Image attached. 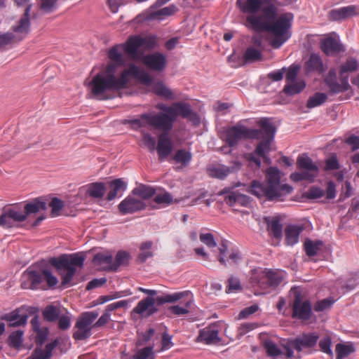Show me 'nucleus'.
<instances>
[{"instance_id":"f257e3e1","label":"nucleus","mask_w":359,"mask_h":359,"mask_svg":"<svg viewBox=\"0 0 359 359\" xmlns=\"http://www.w3.org/2000/svg\"><path fill=\"white\" fill-rule=\"evenodd\" d=\"M156 108L161 111L142 114L140 119L145 120L148 125L162 132L172 130L178 116L188 119L194 126H198L201 123L200 116L191 109V105L187 102H177L170 106L158 103Z\"/></svg>"},{"instance_id":"f03ea898","label":"nucleus","mask_w":359,"mask_h":359,"mask_svg":"<svg viewBox=\"0 0 359 359\" xmlns=\"http://www.w3.org/2000/svg\"><path fill=\"white\" fill-rule=\"evenodd\" d=\"M294 15L291 13L280 14L268 20L263 15H248L246 26L255 31L266 32L273 38L270 44L273 48H279L292 36L291 27Z\"/></svg>"},{"instance_id":"7ed1b4c3","label":"nucleus","mask_w":359,"mask_h":359,"mask_svg":"<svg viewBox=\"0 0 359 359\" xmlns=\"http://www.w3.org/2000/svg\"><path fill=\"white\" fill-rule=\"evenodd\" d=\"M292 187L287 184H280V171L275 167H270L266 172V184L252 180L246 191L258 198L269 201H281L283 197L290 194Z\"/></svg>"},{"instance_id":"20e7f679","label":"nucleus","mask_w":359,"mask_h":359,"mask_svg":"<svg viewBox=\"0 0 359 359\" xmlns=\"http://www.w3.org/2000/svg\"><path fill=\"white\" fill-rule=\"evenodd\" d=\"M91 93L96 97L102 96L107 91H118L126 88L125 76L123 71L116 76L115 66L107 65L104 71L97 74L89 82Z\"/></svg>"},{"instance_id":"39448f33","label":"nucleus","mask_w":359,"mask_h":359,"mask_svg":"<svg viewBox=\"0 0 359 359\" xmlns=\"http://www.w3.org/2000/svg\"><path fill=\"white\" fill-rule=\"evenodd\" d=\"M359 68L358 61L350 57L341 64L339 69V83L335 69H330L324 79V82L329 89L330 95L344 93L351 89L348 83V74L356 72Z\"/></svg>"},{"instance_id":"423d86ee","label":"nucleus","mask_w":359,"mask_h":359,"mask_svg":"<svg viewBox=\"0 0 359 359\" xmlns=\"http://www.w3.org/2000/svg\"><path fill=\"white\" fill-rule=\"evenodd\" d=\"M190 294L191 292L187 290L168 294L164 296L157 297L156 298L147 297L137 303L133 309L131 316L133 317L134 314H138L143 318H148L158 311L155 304L160 306L165 303H174L181 300V299H186Z\"/></svg>"},{"instance_id":"0eeeda50","label":"nucleus","mask_w":359,"mask_h":359,"mask_svg":"<svg viewBox=\"0 0 359 359\" xmlns=\"http://www.w3.org/2000/svg\"><path fill=\"white\" fill-rule=\"evenodd\" d=\"M85 258L76 253L62 254L57 257H50L48 263L57 270L65 269L67 272L62 274V286L68 285L76 271V267H83Z\"/></svg>"},{"instance_id":"6e6552de","label":"nucleus","mask_w":359,"mask_h":359,"mask_svg":"<svg viewBox=\"0 0 359 359\" xmlns=\"http://www.w3.org/2000/svg\"><path fill=\"white\" fill-rule=\"evenodd\" d=\"M237 6L244 13L255 15L260 10L263 13V16L268 20H271L277 15V5L279 3L277 0H237Z\"/></svg>"},{"instance_id":"1a4fd4ad","label":"nucleus","mask_w":359,"mask_h":359,"mask_svg":"<svg viewBox=\"0 0 359 359\" xmlns=\"http://www.w3.org/2000/svg\"><path fill=\"white\" fill-rule=\"evenodd\" d=\"M23 277L29 282V284L26 282L22 283V287L24 289L36 290L39 287L43 280H46L49 287H55L58 283L57 278L48 268L36 269L34 267L30 266L24 272Z\"/></svg>"},{"instance_id":"9d476101","label":"nucleus","mask_w":359,"mask_h":359,"mask_svg":"<svg viewBox=\"0 0 359 359\" xmlns=\"http://www.w3.org/2000/svg\"><path fill=\"white\" fill-rule=\"evenodd\" d=\"M156 37L154 35L142 36L140 35L130 36L123 45L124 51L134 59L140 58L142 55L140 48L149 51L157 46Z\"/></svg>"},{"instance_id":"9b49d317","label":"nucleus","mask_w":359,"mask_h":359,"mask_svg":"<svg viewBox=\"0 0 359 359\" xmlns=\"http://www.w3.org/2000/svg\"><path fill=\"white\" fill-rule=\"evenodd\" d=\"M257 125L262 130L260 137L262 140L257 144L254 154L258 156H264L271 151V142L273 141L276 128L272 124L268 118H262L257 122Z\"/></svg>"},{"instance_id":"f8f14e48","label":"nucleus","mask_w":359,"mask_h":359,"mask_svg":"<svg viewBox=\"0 0 359 359\" xmlns=\"http://www.w3.org/2000/svg\"><path fill=\"white\" fill-rule=\"evenodd\" d=\"M262 130L248 128L238 123L224 131V140L229 147H232L237 145L242 140L259 139Z\"/></svg>"},{"instance_id":"ddd939ff","label":"nucleus","mask_w":359,"mask_h":359,"mask_svg":"<svg viewBox=\"0 0 359 359\" xmlns=\"http://www.w3.org/2000/svg\"><path fill=\"white\" fill-rule=\"evenodd\" d=\"M31 8L32 4L27 5L23 17L19 20L17 25L12 27V30L14 32L20 34L22 36L17 39L15 36L11 32L1 34L0 35V46H6L13 41L18 42L22 40V39L29 33L30 27L29 12Z\"/></svg>"},{"instance_id":"4468645a","label":"nucleus","mask_w":359,"mask_h":359,"mask_svg":"<svg viewBox=\"0 0 359 359\" xmlns=\"http://www.w3.org/2000/svg\"><path fill=\"white\" fill-rule=\"evenodd\" d=\"M98 311H87L82 313L78 318L75 324L77 331L73 333V337L76 340H84L91 335L92 323L98 317Z\"/></svg>"},{"instance_id":"2eb2a0df","label":"nucleus","mask_w":359,"mask_h":359,"mask_svg":"<svg viewBox=\"0 0 359 359\" xmlns=\"http://www.w3.org/2000/svg\"><path fill=\"white\" fill-rule=\"evenodd\" d=\"M294 299L292 305V317L302 320H309L312 314V306L310 301H303L301 292L297 290H294Z\"/></svg>"},{"instance_id":"dca6fc26","label":"nucleus","mask_w":359,"mask_h":359,"mask_svg":"<svg viewBox=\"0 0 359 359\" xmlns=\"http://www.w3.org/2000/svg\"><path fill=\"white\" fill-rule=\"evenodd\" d=\"M26 219V214L20 208H4L0 215V226L4 228H12L15 223L22 222Z\"/></svg>"},{"instance_id":"f3484780","label":"nucleus","mask_w":359,"mask_h":359,"mask_svg":"<svg viewBox=\"0 0 359 359\" xmlns=\"http://www.w3.org/2000/svg\"><path fill=\"white\" fill-rule=\"evenodd\" d=\"M241 185V182L235 184L232 187H226L219 192V195H226L224 201L230 206L238 204L246 207L250 203V198L248 196L231 191L232 189L238 187Z\"/></svg>"},{"instance_id":"a211bd4d","label":"nucleus","mask_w":359,"mask_h":359,"mask_svg":"<svg viewBox=\"0 0 359 359\" xmlns=\"http://www.w3.org/2000/svg\"><path fill=\"white\" fill-rule=\"evenodd\" d=\"M318 339V334L315 332L303 333L290 339V344L297 351L302 352L304 349L313 348L317 344Z\"/></svg>"},{"instance_id":"6ab92c4d","label":"nucleus","mask_w":359,"mask_h":359,"mask_svg":"<svg viewBox=\"0 0 359 359\" xmlns=\"http://www.w3.org/2000/svg\"><path fill=\"white\" fill-rule=\"evenodd\" d=\"M142 63L149 69L161 72L167 65V59L164 54L155 52L142 57Z\"/></svg>"},{"instance_id":"aec40b11","label":"nucleus","mask_w":359,"mask_h":359,"mask_svg":"<svg viewBox=\"0 0 359 359\" xmlns=\"http://www.w3.org/2000/svg\"><path fill=\"white\" fill-rule=\"evenodd\" d=\"M358 15H359V7L355 5L332 9L328 13L329 19L334 21L344 20Z\"/></svg>"},{"instance_id":"412c9836","label":"nucleus","mask_w":359,"mask_h":359,"mask_svg":"<svg viewBox=\"0 0 359 359\" xmlns=\"http://www.w3.org/2000/svg\"><path fill=\"white\" fill-rule=\"evenodd\" d=\"M320 48L328 56L345 51L344 46L339 39L332 36H327L320 41Z\"/></svg>"},{"instance_id":"4be33fe9","label":"nucleus","mask_w":359,"mask_h":359,"mask_svg":"<svg viewBox=\"0 0 359 359\" xmlns=\"http://www.w3.org/2000/svg\"><path fill=\"white\" fill-rule=\"evenodd\" d=\"M145 208L146 204L142 201L130 196L126 197L118 205V210L122 215L132 214Z\"/></svg>"},{"instance_id":"5701e85b","label":"nucleus","mask_w":359,"mask_h":359,"mask_svg":"<svg viewBox=\"0 0 359 359\" xmlns=\"http://www.w3.org/2000/svg\"><path fill=\"white\" fill-rule=\"evenodd\" d=\"M242 163L239 161H234L231 163V166L224 165L212 168L209 169V175L212 177L219 180L225 179L229 174L234 173L241 170Z\"/></svg>"},{"instance_id":"b1692460","label":"nucleus","mask_w":359,"mask_h":359,"mask_svg":"<svg viewBox=\"0 0 359 359\" xmlns=\"http://www.w3.org/2000/svg\"><path fill=\"white\" fill-rule=\"evenodd\" d=\"M123 74L125 76L126 87L129 81V76H133L144 84L149 85L152 82V78L151 76L145 71L141 70L135 65H132L128 69H124L123 71Z\"/></svg>"},{"instance_id":"393cba45","label":"nucleus","mask_w":359,"mask_h":359,"mask_svg":"<svg viewBox=\"0 0 359 359\" xmlns=\"http://www.w3.org/2000/svg\"><path fill=\"white\" fill-rule=\"evenodd\" d=\"M168 132H163L158 136L156 150L160 161L165 159L172 151V142L168 137Z\"/></svg>"},{"instance_id":"a878e982","label":"nucleus","mask_w":359,"mask_h":359,"mask_svg":"<svg viewBox=\"0 0 359 359\" xmlns=\"http://www.w3.org/2000/svg\"><path fill=\"white\" fill-rule=\"evenodd\" d=\"M282 281L281 276L278 272L273 270L263 271L258 281L259 285L265 289L270 287H275Z\"/></svg>"},{"instance_id":"bb28decb","label":"nucleus","mask_w":359,"mask_h":359,"mask_svg":"<svg viewBox=\"0 0 359 359\" xmlns=\"http://www.w3.org/2000/svg\"><path fill=\"white\" fill-rule=\"evenodd\" d=\"M196 341L208 345L218 344L220 341L219 331L215 326L206 327L199 331Z\"/></svg>"},{"instance_id":"cd10ccee","label":"nucleus","mask_w":359,"mask_h":359,"mask_svg":"<svg viewBox=\"0 0 359 359\" xmlns=\"http://www.w3.org/2000/svg\"><path fill=\"white\" fill-rule=\"evenodd\" d=\"M128 305V300H121L107 305L102 315L97 321L93 325L95 327H100L105 325L110 320L111 313L119 308L127 307Z\"/></svg>"},{"instance_id":"c85d7f7f","label":"nucleus","mask_w":359,"mask_h":359,"mask_svg":"<svg viewBox=\"0 0 359 359\" xmlns=\"http://www.w3.org/2000/svg\"><path fill=\"white\" fill-rule=\"evenodd\" d=\"M297 165L299 169L304 170L305 172L313 175V180L318 175V167L313 162L312 159L306 154L299 156L297 160Z\"/></svg>"},{"instance_id":"c756f323","label":"nucleus","mask_w":359,"mask_h":359,"mask_svg":"<svg viewBox=\"0 0 359 359\" xmlns=\"http://www.w3.org/2000/svg\"><path fill=\"white\" fill-rule=\"evenodd\" d=\"M59 344V341L55 339L52 342L46 345L45 348L36 347L27 359H50L53 349Z\"/></svg>"},{"instance_id":"7c9ffc66","label":"nucleus","mask_w":359,"mask_h":359,"mask_svg":"<svg viewBox=\"0 0 359 359\" xmlns=\"http://www.w3.org/2000/svg\"><path fill=\"white\" fill-rule=\"evenodd\" d=\"M304 69L306 73L317 72L318 74L323 73L326 68L320 56L316 53H311L305 62Z\"/></svg>"},{"instance_id":"2f4dec72","label":"nucleus","mask_w":359,"mask_h":359,"mask_svg":"<svg viewBox=\"0 0 359 359\" xmlns=\"http://www.w3.org/2000/svg\"><path fill=\"white\" fill-rule=\"evenodd\" d=\"M264 222L267 225L269 233L276 239L280 240L283 236V225L280 224L279 217H265Z\"/></svg>"},{"instance_id":"473e14b6","label":"nucleus","mask_w":359,"mask_h":359,"mask_svg":"<svg viewBox=\"0 0 359 359\" xmlns=\"http://www.w3.org/2000/svg\"><path fill=\"white\" fill-rule=\"evenodd\" d=\"M108 184L110 190L107 194L106 199L109 201L115 199L117 197L118 193L119 191H124L127 188L126 182H124L121 178L111 180L109 182Z\"/></svg>"},{"instance_id":"72a5a7b5","label":"nucleus","mask_w":359,"mask_h":359,"mask_svg":"<svg viewBox=\"0 0 359 359\" xmlns=\"http://www.w3.org/2000/svg\"><path fill=\"white\" fill-rule=\"evenodd\" d=\"M86 194L93 198H102L106 191L105 184L103 182H93L86 186Z\"/></svg>"},{"instance_id":"f704fd0d","label":"nucleus","mask_w":359,"mask_h":359,"mask_svg":"<svg viewBox=\"0 0 359 359\" xmlns=\"http://www.w3.org/2000/svg\"><path fill=\"white\" fill-rule=\"evenodd\" d=\"M302 228L296 225H288L285 229V243L287 245H294L299 241V234Z\"/></svg>"},{"instance_id":"c9c22d12","label":"nucleus","mask_w":359,"mask_h":359,"mask_svg":"<svg viewBox=\"0 0 359 359\" xmlns=\"http://www.w3.org/2000/svg\"><path fill=\"white\" fill-rule=\"evenodd\" d=\"M27 316H20L18 311H14L10 313H6L1 316V320L9 322L10 327H18L25 325L27 320Z\"/></svg>"},{"instance_id":"e433bc0d","label":"nucleus","mask_w":359,"mask_h":359,"mask_svg":"<svg viewBox=\"0 0 359 359\" xmlns=\"http://www.w3.org/2000/svg\"><path fill=\"white\" fill-rule=\"evenodd\" d=\"M47 208L46 202L40 199L35 198L30 203H27L24 207V212L26 214V219L27 216L31 214H35L41 210H45Z\"/></svg>"},{"instance_id":"4c0bfd02","label":"nucleus","mask_w":359,"mask_h":359,"mask_svg":"<svg viewBox=\"0 0 359 359\" xmlns=\"http://www.w3.org/2000/svg\"><path fill=\"white\" fill-rule=\"evenodd\" d=\"M153 91L157 96L165 100H174L176 99L172 90L163 82L156 83L154 86Z\"/></svg>"},{"instance_id":"58836bf2","label":"nucleus","mask_w":359,"mask_h":359,"mask_svg":"<svg viewBox=\"0 0 359 359\" xmlns=\"http://www.w3.org/2000/svg\"><path fill=\"white\" fill-rule=\"evenodd\" d=\"M132 193L142 199H149L155 195L156 189L148 185L140 184L133 189Z\"/></svg>"},{"instance_id":"ea45409f","label":"nucleus","mask_w":359,"mask_h":359,"mask_svg":"<svg viewBox=\"0 0 359 359\" xmlns=\"http://www.w3.org/2000/svg\"><path fill=\"white\" fill-rule=\"evenodd\" d=\"M191 294L186 299H182L184 301V306H180L179 305L171 306L168 308V311L175 316H183L189 313V308L193 304V298L190 297Z\"/></svg>"},{"instance_id":"a19ab883","label":"nucleus","mask_w":359,"mask_h":359,"mask_svg":"<svg viewBox=\"0 0 359 359\" xmlns=\"http://www.w3.org/2000/svg\"><path fill=\"white\" fill-rule=\"evenodd\" d=\"M355 351L353 344H341L339 343L336 345L335 351L337 354L336 359H345L349 355Z\"/></svg>"},{"instance_id":"79ce46f5","label":"nucleus","mask_w":359,"mask_h":359,"mask_svg":"<svg viewBox=\"0 0 359 359\" xmlns=\"http://www.w3.org/2000/svg\"><path fill=\"white\" fill-rule=\"evenodd\" d=\"M323 245V243L321 241L317 240L313 241L309 239H306L304 244V250L306 255L309 257L315 256L320 250Z\"/></svg>"},{"instance_id":"37998d69","label":"nucleus","mask_w":359,"mask_h":359,"mask_svg":"<svg viewBox=\"0 0 359 359\" xmlns=\"http://www.w3.org/2000/svg\"><path fill=\"white\" fill-rule=\"evenodd\" d=\"M108 57L111 61L108 65H114L115 66V72H116L117 68L121 67L124 63L123 56L117 46H114L109 50Z\"/></svg>"},{"instance_id":"c03bdc74","label":"nucleus","mask_w":359,"mask_h":359,"mask_svg":"<svg viewBox=\"0 0 359 359\" xmlns=\"http://www.w3.org/2000/svg\"><path fill=\"white\" fill-rule=\"evenodd\" d=\"M172 158L175 163L187 166L192 159V154L189 151L181 149L175 152Z\"/></svg>"},{"instance_id":"a18cd8bd","label":"nucleus","mask_w":359,"mask_h":359,"mask_svg":"<svg viewBox=\"0 0 359 359\" xmlns=\"http://www.w3.org/2000/svg\"><path fill=\"white\" fill-rule=\"evenodd\" d=\"M262 51L255 48L252 46L247 48L245 50L243 58L245 62H254L262 60Z\"/></svg>"},{"instance_id":"49530a36","label":"nucleus","mask_w":359,"mask_h":359,"mask_svg":"<svg viewBox=\"0 0 359 359\" xmlns=\"http://www.w3.org/2000/svg\"><path fill=\"white\" fill-rule=\"evenodd\" d=\"M129 259V253L125 251H118L116 255L115 262H113L109 266V270L116 271L120 266L128 264Z\"/></svg>"},{"instance_id":"de8ad7c7","label":"nucleus","mask_w":359,"mask_h":359,"mask_svg":"<svg viewBox=\"0 0 359 359\" xmlns=\"http://www.w3.org/2000/svg\"><path fill=\"white\" fill-rule=\"evenodd\" d=\"M178 8L174 4H171L168 6L164 7L157 11L151 12L147 18V20L156 19L159 16H170L177 13Z\"/></svg>"},{"instance_id":"09e8293b","label":"nucleus","mask_w":359,"mask_h":359,"mask_svg":"<svg viewBox=\"0 0 359 359\" xmlns=\"http://www.w3.org/2000/svg\"><path fill=\"white\" fill-rule=\"evenodd\" d=\"M42 314L46 321L54 322L58 319L60 309L56 306L48 305L43 309Z\"/></svg>"},{"instance_id":"8fccbe9b","label":"nucleus","mask_w":359,"mask_h":359,"mask_svg":"<svg viewBox=\"0 0 359 359\" xmlns=\"http://www.w3.org/2000/svg\"><path fill=\"white\" fill-rule=\"evenodd\" d=\"M306 87L304 81H301L298 82L292 81V83L287 84L283 88V92L287 95H294L302 92Z\"/></svg>"},{"instance_id":"3c124183","label":"nucleus","mask_w":359,"mask_h":359,"mask_svg":"<svg viewBox=\"0 0 359 359\" xmlns=\"http://www.w3.org/2000/svg\"><path fill=\"white\" fill-rule=\"evenodd\" d=\"M327 96L323 93H316L307 100L306 107L309 109L314 108L323 104L326 102Z\"/></svg>"},{"instance_id":"603ef678","label":"nucleus","mask_w":359,"mask_h":359,"mask_svg":"<svg viewBox=\"0 0 359 359\" xmlns=\"http://www.w3.org/2000/svg\"><path fill=\"white\" fill-rule=\"evenodd\" d=\"M154 345L138 349L133 355V359H155Z\"/></svg>"},{"instance_id":"864d4df0","label":"nucleus","mask_w":359,"mask_h":359,"mask_svg":"<svg viewBox=\"0 0 359 359\" xmlns=\"http://www.w3.org/2000/svg\"><path fill=\"white\" fill-rule=\"evenodd\" d=\"M23 332L17 330L13 332L8 337L7 342L9 346L15 348H19L21 346L22 341Z\"/></svg>"},{"instance_id":"5fc2aeb1","label":"nucleus","mask_w":359,"mask_h":359,"mask_svg":"<svg viewBox=\"0 0 359 359\" xmlns=\"http://www.w3.org/2000/svg\"><path fill=\"white\" fill-rule=\"evenodd\" d=\"M241 290L242 286L239 278L234 277L233 276H230L226 281V292L231 293Z\"/></svg>"},{"instance_id":"6e6d98bb","label":"nucleus","mask_w":359,"mask_h":359,"mask_svg":"<svg viewBox=\"0 0 359 359\" xmlns=\"http://www.w3.org/2000/svg\"><path fill=\"white\" fill-rule=\"evenodd\" d=\"M155 330L149 328L146 332L138 334V338L136 341V346H142L145 345L154 336Z\"/></svg>"},{"instance_id":"4d7b16f0","label":"nucleus","mask_w":359,"mask_h":359,"mask_svg":"<svg viewBox=\"0 0 359 359\" xmlns=\"http://www.w3.org/2000/svg\"><path fill=\"white\" fill-rule=\"evenodd\" d=\"M93 262L97 264H107L109 265L107 270H109V266L113 263L112 256L110 255L97 253L93 257Z\"/></svg>"},{"instance_id":"13d9d810","label":"nucleus","mask_w":359,"mask_h":359,"mask_svg":"<svg viewBox=\"0 0 359 359\" xmlns=\"http://www.w3.org/2000/svg\"><path fill=\"white\" fill-rule=\"evenodd\" d=\"M332 340L330 336H325L323 337L319 341V346L325 353L328 354L330 356L333 355V352L331 349Z\"/></svg>"},{"instance_id":"bf43d9fd","label":"nucleus","mask_w":359,"mask_h":359,"mask_svg":"<svg viewBox=\"0 0 359 359\" xmlns=\"http://www.w3.org/2000/svg\"><path fill=\"white\" fill-rule=\"evenodd\" d=\"M334 303L333 298H326L318 301L314 306V310L317 312L323 311L330 309Z\"/></svg>"},{"instance_id":"052dcab7","label":"nucleus","mask_w":359,"mask_h":359,"mask_svg":"<svg viewBox=\"0 0 359 359\" xmlns=\"http://www.w3.org/2000/svg\"><path fill=\"white\" fill-rule=\"evenodd\" d=\"M49 206L51 208V212L53 216L59 215L60 211L64 207V203L62 200L57 197H54L52 198L51 201L49 203Z\"/></svg>"},{"instance_id":"680f3d73","label":"nucleus","mask_w":359,"mask_h":359,"mask_svg":"<svg viewBox=\"0 0 359 359\" xmlns=\"http://www.w3.org/2000/svg\"><path fill=\"white\" fill-rule=\"evenodd\" d=\"M200 241L208 248H211L217 246L215 237L211 233H201Z\"/></svg>"},{"instance_id":"e2e57ef3","label":"nucleus","mask_w":359,"mask_h":359,"mask_svg":"<svg viewBox=\"0 0 359 359\" xmlns=\"http://www.w3.org/2000/svg\"><path fill=\"white\" fill-rule=\"evenodd\" d=\"M34 332L36 333L35 342L37 345L41 346L49 334V330L47 327H43Z\"/></svg>"},{"instance_id":"0e129e2a","label":"nucleus","mask_w":359,"mask_h":359,"mask_svg":"<svg viewBox=\"0 0 359 359\" xmlns=\"http://www.w3.org/2000/svg\"><path fill=\"white\" fill-rule=\"evenodd\" d=\"M304 195L309 199H317L324 195V191L319 187H311Z\"/></svg>"},{"instance_id":"69168bd1","label":"nucleus","mask_w":359,"mask_h":359,"mask_svg":"<svg viewBox=\"0 0 359 359\" xmlns=\"http://www.w3.org/2000/svg\"><path fill=\"white\" fill-rule=\"evenodd\" d=\"M264 347L269 356L275 357L281 353V351L278 348L276 344L270 340L264 342Z\"/></svg>"},{"instance_id":"338daca9","label":"nucleus","mask_w":359,"mask_h":359,"mask_svg":"<svg viewBox=\"0 0 359 359\" xmlns=\"http://www.w3.org/2000/svg\"><path fill=\"white\" fill-rule=\"evenodd\" d=\"M154 201L158 204L168 205L172 203L173 198L170 194L165 192L163 194H157Z\"/></svg>"},{"instance_id":"774afa93","label":"nucleus","mask_w":359,"mask_h":359,"mask_svg":"<svg viewBox=\"0 0 359 359\" xmlns=\"http://www.w3.org/2000/svg\"><path fill=\"white\" fill-rule=\"evenodd\" d=\"M142 139L144 144L150 151H154L156 149V140L149 133H142Z\"/></svg>"}]
</instances>
